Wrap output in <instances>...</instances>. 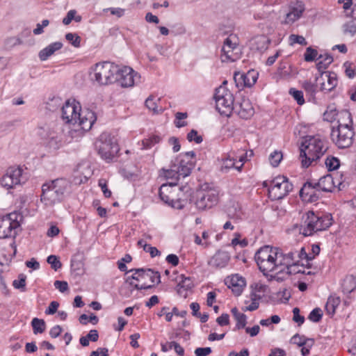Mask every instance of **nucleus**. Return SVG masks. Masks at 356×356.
Masks as SVG:
<instances>
[{
    "instance_id": "59",
    "label": "nucleus",
    "mask_w": 356,
    "mask_h": 356,
    "mask_svg": "<svg viewBox=\"0 0 356 356\" xmlns=\"http://www.w3.org/2000/svg\"><path fill=\"white\" fill-rule=\"evenodd\" d=\"M187 139L188 141H195L197 144H200L202 142V137L197 134V131L195 129H192L187 135Z\"/></svg>"
},
{
    "instance_id": "52",
    "label": "nucleus",
    "mask_w": 356,
    "mask_h": 356,
    "mask_svg": "<svg viewBox=\"0 0 356 356\" xmlns=\"http://www.w3.org/2000/svg\"><path fill=\"white\" fill-rule=\"evenodd\" d=\"M13 285L15 289H21L22 291H24L26 289V276L20 275L18 280L13 281Z\"/></svg>"
},
{
    "instance_id": "58",
    "label": "nucleus",
    "mask_w": 356,
    "mask_h": 356,
    "mask_svg": "<svg viewBox=\"0 0 356 356\" xmlns=\"http://www.w3.org/2000/svg\"><path fill=\"white\" fill-rule=\"evenodd\" d=\"M289 41L291 42V44H293L295 43H298L303 46L307 44V42L303 36L295 34H291L289 36Z\"/></svg>"
},
{
    "instance_id": "13",
    "label": "nucleus",
    "mask_w": 356,
    "mask_h": 356,
    "mask_svg": "<svg viewBox=\"0 0 356 356\" xmlns=\"http://www.w3.org/2000/svg\"><path fill=\"white\" fill-rule=\"evenodd\" d=\"M176 186V182L162 184L159 188V195L161 200L165 203L173 208L181 209L184 207V201L179 199H174L175 192L173 191V187Z\"/></svg>"
},
{
    "instance_id": "26",
    "label": "nucleus",
    "mask_w": 356,
    "mask_h": 356,
    "mask_svg": "<svg viewBox=\"0 0 356 356\" xmlns=\"http://www.w3.org/2000/svg\"><path fill=\"white\" fill-rule=\"evenodd\" d=\"M177 293L182 295L183 292H187L193 287V283L190 277H186L181 274L177 277Z\"/></svg>"
},
{
    "instance_id": "5",
    "label": "nucleus",
    "mask_w": 356,
    "mask_h": 356,
    "mask_svg": "<svg viewBox=\"0 0 356 356\" xmlns=\"http://www.w3.org/2000/svg\"><path fill=\"white\" fill-rule=\"evenodd\" d=\"M118 66L110 62L97 63L90 74L91 79L99 86L115 82Z\"/></svg>"
},
{
    "instance_id": "49",
    "label": "nucleus",
    "mask_w": 356,
    "mask_h": 356,
    "mask_svg": "<svg viewBox=\"0 0 356 356\" xmlns=\"http://www.w3.org/2000/svg\"><path fill=\"white\" fill-rule=\"evenodd\" d=\"M323 316V312L321 309L316 307L309 314L308 318L314 323L319 322Z\"/></svg>"
},
{
    "instance_id": "47",
    "label": "nucleus",
    "mask_w": 356,
    "mask_h": 356,
    "mask_svg": "<svg viewBox=\"0 0 356 356\" xmlns=\"http://www.w3.org/2000/svg\"><path fill=\"white\" fill-rule=\"evenodd\" d=\"M318 56V51L316 49L309 47L306 49L304 54L305 60L307 62L314 61L315 59H317Z\"/></svg>"
},
{
    "instance_id": "61",
    "label": "nucleus",
    "mask_w": 356,
    "mask_h": 356,
    "mask_svg": "<svg viewBox=\"0 0 356 356\" xmlns=\"http://www.w3.org/2000/svg\"><path fill=\"white\" fill-rule=\"evenodd\" d=\"M343 31L346 33L354 35L356 33V24L353 22L345 24L343 25Z\"/></svg>"
},
{
    "instance_id": "8",
    "label": "nucleus",
    "mask_w": 356,
    "mask_h": 356,
    "mask_svg": "<svg viewBox=\"0 0 356 356\" xmlns=\"http://www.w3.org/2000/svg\"><path fill=\"white\" fill-rule=\"evenodd\" d=\"M218 200V189L204 184L197 192L195 205L199 210H205L216 205Z\"/></svg>"
},
{
    "instance_id": "12",
    "label": "nucleus",
    "mask_w": 356,
    "mask_h": 356,
    "mask_svg": "<svg viewBox=\"0 0 356 356\" xmlns=\"http://www.w3.org/2000/svg\"><path fill=\"white\" fill-rule=\"evenodd\" d=\"M195 154L193 151L187 152L179 155L175 163L178 173L182 177L188 176L195 167Z\"/></svg>"
},
{
    "instance_id": "20",
    "label": "nucleus",
    "mask_w": 356,
    "mask_h": 356,
    "mask_svg": "<svg viewBox=\"0 0 356 356\" xmlns=\"http://www.w3.org/2000/svg\"><path fill=\"white\" fill-rule=\"evenodd\" d=\"M257 79L258 73L254 70H249L245 74L237 72L234 76L237 87H252Z\"/></svg>"
},
{
    "instance_id": "37",
    "label": "nucleus",
    "mask_w": 356,
    "mask_h": 356,
    "mask_svg": "<svg viewBox=\"0 0 356 356\" xmlns=\"http://www.w3.org/2000/svg\"><path fill=\"white\" fill-rule=\"evenodd\" d=\"M275 261L276 258L275 257V255L272 254L270 255V257H268L266 259V262L268 263L267 266H260L259 267V270L263 273L264 275L268 276V273L274 272L275 268Z\"/></svg>"
},
{
    "instance_id": "7",
    "label": "nucleus",
    "mask_w": 356,
    "mask_h": 356,
    "mask_svg": "<svg viewBox=\"0 0 356 356\" xmlns=\"http://www.w3.org/2000/svg\"><path fill=\"white\" fill-rule=\"evenodd\" d=\"M216 108L222 115L229 117L234 109L233 94L225 87L220 86L214 95Z\"/></svg>"
},
{
    "instance_id": "24",
    "label": "nucleus",
    "mask_w": 356,
    "mask_h": 356,
    "mask_svg": "<svg viewBox=\"0 0 356 356\" xmlns=\"http://www.w3.org/2000/svg\"><path fill=\"white\" fill-rule=\"evenodd\" d=\"M61 42H54L41 49L38 53V57L41 61L47 60L50 56L54 55L56 51L60 50L63 47Z\"/></svg>"
},
{
    "instance_id": "22",
    "label": "nucleus",
    "mask_w": 356,
    "mask_h": 356,
    "mask_svg": "<svg viewBox=\"0 0 356 356\" xmlns=\"http://www.w3.org/2000/svg\"><path fill=\"white\" fill-rule=\"evenodd\" d=\"M276 250L277 248H273L270 246H264L261 248L255 254V261L259 267L260 266H267L268 264L266 261L268 257H270V255H275L276 258Z\"/></svg>"
},
{
    "instance_id": "15",
    "label": "nucleus",
    "mask_w": 356,
    "mask_h": 356,
    "mask_svg": "<svg viewBox=\"0 0 356 356\" xmlns=\"http://www.w3.org/2000/svg\"><path fill=\"white\" fill-rule=\"evenodd\" d=\"M19 226L17 215L9 213L0 218V238H6L15 234V229Z\"/></svg>"
},
{
    "instance_id": "60",
    "label": "nucleus",
    "mask_w": 356,
    "mask_h": 356,
    "mask_svg": "<svg viewBox=\"0 0 356 356\" xmlns=\"http://www.w3.org/2000/svg\"><path fill=\"white\" fill-rule=\"evenodd\" d=\"M293 320L298 323V325H302L305 322V317L300 315V309L298 307L293 309Z\"/></svg>"
},
{
    "instance_id": "23",
    "label": "nucleus",
    "mask_w": 356,
    "mask_h": 356,
    "mask_svg": "<svg viewBox=\"0 0 356 356\" xmlns=\"http://www.w3.org/2000/svg\"><path fill=\"white\" fill-rule=\"evenodd\" d=\"M229 259V255L227 252L218 251L211 258V259L209 261V266L216 268H222L227 265Z\"/></svg>"
},
{
    "instance_id": "51",
    "label": "nucleus",
    "mask_w": 356,
    "mask_h": 356,
    "mask_svg": "<svg viewBox=\"0 0 356 356\" xmlns=\"http://www.w3.org/2000/svg\"><path fill=\"white\" fill-rule=\"evenodd\" d=\"M164 176L166 179H178L181 177L177 172L175 165L173 164L170 169L166 170L164 172Z\"/></svg>"
},
{
    "instance_id": "40",
    "label": "nucleus",
    "mask_w": 356,
    "mask_h": 356,
    "mask_svg": "<svg viewBox=\"0 0 356 356\" xmlns=\"http://www.w3.org/2000/svg\"><path fill=\"white\" fill-rule=\"evenodd\" d=\"M73 19L76 22H80L82 19L81 15H76V10H69L67 15L63 19V23L65 25H69Z\"/></svg>"
},
{
    "instance_id": "38",
    "label": "nucleus",
    "mask_w": 356,
    "mask_h": 356,
    "mask_svg": "<svg viewBox=\"0 0 356 356\" xmlns=\"http://www.w3.org/2000/svg\"><path fill=\"white\" fill-rule=\"evenodd\" d=\"M31 325L35 334L44 332L46 328L44 321L38 318H33Z\"/></svg>"
},
{
    "instance_id": "63",
    "label": "nucleus",
    "mask_w": 356,
    "mask_h": 356,
    "mask_svg": "<svg viewBox=\"0 0 356 356\" xmlns=\"http://www.w3.org/2000/svg\"><path fill=\"white\" fill-rule=\"evenodd\" d=\"M343 66L345 67L346 74L349 78H353L356 75V72H355V67L352 66L351 63L346 62Z\"/></svg>"
},
{
    "instance_id": "55",
    "label": "nucleus",
    "mask_w": 356,
    "mask_h": 356,
    "mask_svg": "<svg viewBox=\"0 0 356 356\" xmlns=\"http://www.w3.org/2000/svg\"><path fill=\"white\" fill-rule=\"evenodd\" d=\"M298 261L296 263L291 264V266H289V268L286 270V275H295L297 273H305L304 270H302L299 268Z\"/></svg>"
},
{
    "instance_id": "43",
    "label": "nucleus",
    "mask_w": 356,
    "mask_h": 356,
    "mask_svg": "<svg viewBox=\"0 0 356 356\" xmlns=\"http://www.w3.org/2000/svg\"><path fill=\"white\" fill-rule=\"evenodd\" d=\"M289 93L296 101L298 105H302L305 104V99L302 91L298 90L294 88H291L289 89Z\"/></svg>"
},
{
    "instance_id": "35",
    "label": "nucleus",
    "mask_w": 356,
    "mask_h": 356,
    "mask_svg": "<svg viewBox=\"0 0 356 356\" xmlns=\"http://www.w3.org/2000/svg\"><path fill=\"white\" fill-rule=\"evenodd\" d=\"M341 302L340 298L337 296H331L328 298L325 305V309L328 314L333 315L337 307Z\"/></svg>"
},
{
    "instance_id": "17",
    "label": "nucleus",
    "mask_w": 356,
    "mask_h": 356,
    "mask_svg": "<svg viewBox=\"0 0 356 356\" xmlns=\"http://www.w3.org/2000/svg\"><path fill=\"white\" fill-rule=\"evenodd\" d=\"M317 220H318V213H316L312 211L307 212L306 218L300 228V232L305 236H312L317 232L316 230Z\"/></svg>"
},
{
    "instance_id": "41",
    "label": "nucleus",
    "mask_w": 356,
    "mask_h": 356,
    "mask_svg": "<svg viewBox=\"0 0 356 356\" xmlns=\"http://www.w3.org/2000/svg\"><path fill=\"white\" fill-rule=\"evenodd\" d=\"M325 164L329 171H332L339 167L340 161L337 157L330 156L325 159Z\"/></svg>"
},
{
    "instance_id": "53",
    "label": "nucleus",
    "mask_w": 356,
    "mask_h": 356,
    "mask_svg": "<svg viewBox=\"0 0 356 356\" xmlns=\"http://www.w3.org/2000/svg\"><path fill=\"white\" fill-rule=\"evenodd\" d=\"M47 262L51 265V267L54 270H57L61 268L62 264L59 261L58 257L55 255H50L47 257Z\"/></svg>"
},
{
    "instance_id": "30",
    "label": "nucleus",
    "mask_w": 356,
    "mask_h": 356,
    "mask_svg": "<svg viewBox=\"0 0 356 356\" xmlns=\"http://www.w3.org/2000/svg\"><path fill=\"white\" fill-rule=\"evenodd\" d=\"M317 226L316 230L317 232L327 229L332 224V217L330 213H318V220H317Z\"/></svg>"
},
{
    "instance_id": "19",
    "label": "nucleus",
    "mask_w": 356,
    "mask_h": 356,
    "mask_svg": "<svg viewBox=\"0 0 356 356\" xmlns=\"http://www.w3.org/2000/svg\"><path fill=\"white\" fill-rule=\"evenodd\" d=\"M245 160L246 156H240L238 161L241 162V164L240 165H237L236 164V159H234V153L233 152H231L229 154H228L221 159V165L220 170L223 173H227L231 169L234 168L238 171L241 172Z\"/></svg>"
},
{
    "instance_id": "11",
    "label": "nucleus",
    "mask_w": 356,
    "mask_h": 356,
    "mask_svg": "<svg viewBox=\"0 0 356 356\" xmlns=\"http://www.w3.org/2000/svg\"><path fill=\"white\" fill-rule=\"evenodd\" d=\"M221 52L222 62H234L240 58L241 51L235 35L231 34L225 40Z\"/></svg>"
},
{
    "instance_id": "28",
    "label": "nucleus",
    "mask_w": 356,
    "mask_h": 356,
    "mask_svg": "<svg viewBox=\"0 0 356 356\" xmlns=\"http://www.w3.org/2000/svg\"><path fill=\"white\" fill-rule=\"evenodd\" d=\"M286 258L284 254L282 252H280L277 249L276 250V261H275V268L274 271H277L279 273H284L286 270L291 264Z\"/></svg>"
},
{
    "instance_id": "4",
    "label": "nucleus",
    "mask_w": 356,
    "mask_h": 356,
    "mask_svg": "<svg viewBox=\"0 0 356 356\" xmlns=\"http://www.w3.org/2000/svg\"><path fill=\"white\" fill-rule=\"evenodd\" d=\"M70 184L65 179H56L44 183L42 186L40 200L46 207L60 202L70 189Z\"/></svg>"
},
{
    "instance_id": "3",
    "label": "nucleus",
    "mask_w": 356,
    "mask_h": 356,
    "mask_svg": "<svg viewBox=\"0 0 356 356\" xmlns=\"http://www.w3.org/2000/svg\"><path fill=\"white\" fill-rule=\"evenodd\" d=\"M338 122L337 127L332 129V140L340 149L348 148L353 144L355 135L350 113L347 110L341 111Z\"/></svg>"
},
{
    "instance_id": "44",
    "label": "nucleus",
    "mask_w": 356,
    "mask_h": 356,
    "mask_svg": "<svg viewBox=\"0 0 356 356\" xmlns=\"http://www.w3.org/2000/svg\"><path fill=\"white\" fill-rule=\"evenodd\" d=\"M340 113H338L335 108H328L323 113V119L327 122H333L337 119V116H339L338 120L340 119Z\"/></svg>"
},
{
    "instance_id": "36",
    "label": "nucleus",
    "mask_w": 356,
    "mask_h": 356,
    "mask_svg": "<svg viewBox=\"0 0 356 356\" xmlns=\"http://www.w3.org/2000/svg\"><path fill=\"white\" fill-rule=\"evenodd\" d=\"M318 85V82L312 83L309 80H306L302 82V87L308 95L314 97L317 92Z\"/></svg>"
},
{
    "instance_id": "16",
    "label": "nucleus",
    "mask_w": 356,
    "mask_h": 356,
    "mask_svg": "<svg viewBox=\"0 0 356 356\" xmlns=\"http://www.w3.org/2000/svg\"><path fill=\"white\" fill-rule=\"evenodd\" d=\"M316 82H318L320 90L324 92L332 91L337 86V74L334 72H325L315 78Z\"/></svg>"
},
{
    "instance_id": "21",
    "label": "nucleus",
    "mask_w": 356,
    "mask_h": 356,
    "mask_svg": "<svg viewBox=\"0 0 356 356\" xmlns=\"http://www.w3.org/2000/svg\"><path fill=\"white\" fill-rule=\"evenodd\" d=\"M225 284L236 296H240L246 285L245 279L238 275H232L225 279Z\"/></svg>"
},
{
    "instance_id": "29",
    "label": "nucleus",
    "mask_w": 356,
    "mask_h": 356,
    "mask_svg": "<svg viewBox=\"0 0 356 356\" xmlns=\"http://www.w3.org/2000/svg\"><path fill=\"white\" fill-rule=\"evenodd\" d=\"M316 186L321 191L330 192L332 191L333 186V179L330 175L321 177L317 182Z\"/></svg>"
},
{
    "instance_id": "31",
    "label": "nucleus",
    "mask_w": 356,
    "mask_h": 356,
    "mask_svg": "<svg viewBox=\"0 0 356 356\" xmlns=\"http://www.w3.org/2000/svg\"><path fill=\"white\" fill-rule=\"evenodd\" d=\"M342 291L344 293H350L356 289V277L353 275H347L341 282Z\"/></svg>"
},
{
    "instance_id": "62",
    "label": "nucleus",
    "mask_w": 356,
    "mask_h": 356,
    "mask_svg": "<svg viewBox=\"0 0 356 356\" xmlns=\"http://www.w3.org/2000/svg\"><path fill=\"white\" fill-rule=\"evenodd\" d=\"M99 186L101 188L104 196L110 197L111 196V191L108 188L106 181L104 179L99 180Z\"/></svg>"
},
{
    "instance_id": "45",
    "label": "nucleus",
    "mask_w": 356,
    "mask_h": 356,
    "mask_svg": "<svg viewBox=\"0 0 356 356\" xmlns=\"http://www.w3.org/2000/svg\"><path fill=\"white\" fill-rule=\"evenodd\" d=\"M282 154L279 151H274L269 156V161L272 166L277 167L282 159Z\"/></svg>"
},
{
    "instance_id": "6",
    "label": "nucleus",
    "mask_w": 356,
    "mask_h": 356,
    "mask_svg": "<svg viewBox=\"0 0 356 356\" xmlns=\"http://www.w3.org/2000/svg\"><path fill=\"white\" fill-rule=\"evenodd\" d=\"M95 145L100 156L106 161H111L120 149L114 138L106 132L99 136Z\"/></svg>"
},
{
    "instance_id": "34",
    "label": "nucleus",
    "mask_w": 356,
    "mask_h": 356,
    "mask_svg": "<svg viewBox=\"0 0 356 356\" xmlns=\"http://www.w3.org/2000/svg\"><path fill=\"white\" fill-rule=\"evenodd\" d=\"M269 44V40L264 35H259L254 39L252 46L259 51H264L267 49Z\"/></svg>"
},
{
    "instance_id": "27",
    "label": "nucleus",
    "mask_w": 356,
    "mask_h": 356,
    "mask_svg": "<svg viewBox=\"0 0 356 356\" xmlns=\"http://www.w3.org/2000/svg\"><path fill=\"white\" fill-rule=\"evenodd\" d=\"M161 102L159 97H156L153 95H150L145 100V105L147 109L152 111L154 114H159L163 112L161 106H159V103Z\"/></svg>"
},
{
    "instance_id": "2",
    "label": "nucleus",
    "mask_w": 356,
    "mask_h": 356,
    "mask_svg": "<svg viewBox=\"0 0 356 356\" xmlns=\"http://www.w3.org/2000/svg\"><path fill=\"white\" fill-rule=\"evenodd\" d=\"M328 149L327 142L318 136H307L302 143L300 159L303 168L316 165Z\"/></svg>"
},
{
    "instance_id": "54",
    "label": "nucleus",
    "mask_w": 356,
    "mask_h": 356,
    "mask_svg": "<svg viewBox=\"0 0 356 356\" xmlns=\"http://www.w3.org/2000/svg\"><path fill=\"white\" fill-rule=\"evenodd\" d=\"M146 275L148 276L147 279H149L152 283L159 284L161 282V276L159 272H155L150 268H147Z\"/></svg>"
},
{
    "instance_id": "57",
    "label": "nucleus",
    "mask_w": 356,
    "mask_h": 356,
    "mask_svg": "<svg viewBox=\"0 0 356 356\" xmlns=\"http://www.w3.org/2000/svg\"><path fill=\"white\" fill-rule=\"evenodd\" d=\"M228 215L232 218L240 219L242 216V211L238 205H234L228 210Z\"/></svg>"
},
{
    "instance_id": "10",
    "label": "nucleus",
    "mask_w": 356,
    "mask_h": 356,
    "mask_svg": "<svg viewBox=\"0 0 356 356\" xmlns=\"http://www.w3.org/2000/svg\"><path fill=\"white\" fill-rule=\"evenodd\" d=\"M293 190V184L284 176H277L270 181L268 187L269 197L278 200L286 197Z\"/></svg>"
},
{
    "instance_id": "56",
    "label": "nucleus",
    "mask_w": 356,
    "mask_h": 356,
    "mask_svg": "<svg viewBox=\"0 0 356 356\" xmlns=\"http://www.w3.org/2000/svg\"><path fill=\"white\" fill-rule=\"evenodd\" d=\"M234 319L236 321V324L235 327L236 330H241L245 327L247 323L246 315H245L244 314H241V315L235 317Z\"/></svg>"
},
{
    "instance_id": "48",
    "label": "nucleus",
    "mask_w": 356,
    "mask_h": 356,
    "mask_svg": "<svg viewBox=\"0 0 356 356\" xmlns=\"http://www.w3.org/2000/svg\"><path fill=\"white\" fill-rule=\"evenodd\" d=\"M188 115L186 113L177 112L175 114V124L177 127L181 128L187 125V122L182 121L187 118Z\"/></svg>"
},
{
    "instance_id": "1",
    "label": "nucleus",
    "mask_w": 356,
    "mask_h": 356,
    "mask_svg": "<svg viewBox=\"0 0 356 356\" xmlns=\"http://www.w3.org/2000/svg\"><path fill=\"white\" fill-rule=\"evenodd\" d=\"M61 118L66 124H77L84 131H89L97 120L95 112L90 109L81 110L79 102H66L61 109Z\"/></svg>"
},
{
    "instance_id": "64",
    "label": "nucleus",
    "mask_w": 356,
    "mask_h": 356,
    "mask_svg": "<svg viewBox=\"0 0 356 356\" xmlns=\"http://www.w3.org/2000/svg\"><path fill=\"white\" fill-rule=\"evenodd\" d=\"M211 348L209 347L206 348H197L195 350V354L196 356H207L211 353Z\"/></svg>"
},
{
    "instance_id": "25",
    "label": "nucleus",
    "mask_w": 356,
    "mask_h": 356,
    "mask_svg": "<svg viewBox=\"0 0 356 356\" xmlns=\"http://www.w3.org/2000/svg\"><path fill=\"white\" fill-rule=\"evenodd\" d=\"M305 7L302 3L291 8L290 11L286 15L285 19L283 23L285 24H293L302 16Z\"/></svg>"
},
{
    "instance_id": "39",
    "label": "nucleus",
    "mask_w": 356,
    "mask_h": 356,
    "mask_svg": "<svg viewBox=\"0 0 356 356\" xmlns=\"http://www.w3.org/2000/svg\"><path fill=\"white\" fill-rule=\"evenodd\" d=\"M161 138L158 135H152L149 138L143 140V146L144 149H150L156 144L161 142Z\"/></svg>"
},
{
    "instance_id": "42",
    "label": "nucleus",
    "mask_w": 356,
    "mask_h": 356,
    "mask_svg": "<svg viewBox=\"0 0 356 356\" xmlns=\"http://www.w3.org/2000/svg\"><path fill=\"white\" fill-rule=\"evenodd\" d=\"M129 272H134L132 275V278L135 279V280L138 282L143 281L146 279H147V277L146 275L147 273V269L144 268H134L131 269Z\"/></svg>"
},
{
    "instance_id": "33",
    "label": "nucleus",
    "mask_w": 356,
    "mask_h": 356,
    "mask_svg": "<svg viewBox=\"0 0 356 356\" xmlns=\"http://www.w3.org/2000/svg\"><path fill=\"white\" fill-rule=\"evenodd\" d=\"M317 188L316 182L308 181L305 182L300 190V196L306 200Z\"/></svg>"
},
{
    "instance_id": "18",
    "label": "nucleus",
    "mask_w": 356,
    "mask_h": 356,
    "mask_svg": "<svg viewBox=\"0 0 356 356\" xmlns=\"http://www.w3.org/2000/svg\"><path fill=\"white\" fill-rule=\"evenodd\" d=\"M233 112L236 113L241 118L248 120L254 115V110L248 99L241 98L235 103Z\"/></svg>"
},
{
    "instance_id": "50",
    "label": "nucleus",
    "mask_w": 356,
    "mask_h": 356,
    "mask_svg": "<svg viewBox=\"0 0 356 356\" xmlns=\"http://www.w3.org/2000/svg\"><path fill=\"white\" fill-rule=\"evenodd\" d=\"M79 322L83 324V325H86L88 323V322H90L92 323L93 325H95L98 323L99 321V318L97 316H95V314H91L89 317L83 314H81L80 316H79Z\"/></svg>"
},
{
    "instance_id": "14",
    "label": "nucleus",
    "mask_w": 356,
    "mask_h": 356,
    "mask_svg": "<svg viewBox=\"0 0 356 356\" xmlns=\"http://www.w3.org/2000/svg\"><path fill=\"white\" fill-rule=\"evenodd\" d=\"M115 81L122 88L133 87L140 81V76L129 67H118Z\"/></svg>"
},
{
    "instance_id": "9",
    "label": "nucleus",
    "mask_w": 356,
    "mask_h": 356,
    "mask_svg": "<svg viewBox=\"0 0 356 356\" xmlns=\"http://www.w3.org/2000/svg\"><path fill=\"white\" fill-rule=\"evenodd\" d=\"M26 180L23 168L14 165L7 168L0 179V184L6 190H10L21 186L25 183Z\"/></svg>"
},
{
    "instance_id": "46",
    "label": "nucleus",
    "mask_w": 356,
    "mask_h": 356,
    "mask_svg": "<svg viewBox=\"0 0 356 356\" xmlns=\"http://www.w3.org/2000/svg\"><path fill=\"white\" fill-rule=\"evenodd\" d=\"M65 39L74 47H79L81 45V38L76 33H68L65 35Z\"/></svg>"
},
{
    "instance_id": "32",
    "label": "nucleus",
    "mask_w": 356,
    "mask_h": 356,
    "mask_svg": "<svg viewBox=\"0 0 356 356\" xmlns=\"http://www.w3.org/2000/svg\"><path fill=\"white\" fill-rule=\"evenodd\" d=\"M317 60H318L316 63L318 70L322 73L323 70L327 69L328 66L333 62V58L330 54H325L324 55L320 54Z\"/></svg>"
}]
</instances>
